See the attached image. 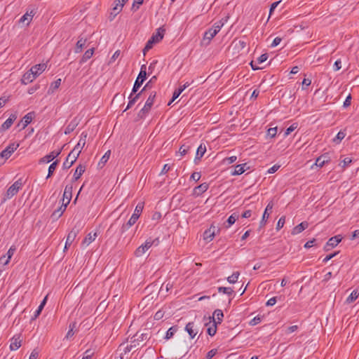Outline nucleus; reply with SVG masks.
Listing matches in <instances>:
<instances>
[{"label": "nucleus", "instance_id": "79ce46f5", "mask_svg": "<svg viewBox=\"0 0 359 359\" xmlns=\"http://www.w3.org/2000/svg\"><path fill=\"white\" fill-rule=\"evenodd\" d=\"M177 331V326H172L168 329V330L166 332L165 339H171L174 334Z\"/></svg>", "mask_w": 359, "mask_h": 359}, {"label": "nucleus", "instance_id": "5701e85b", "mask_svg": "<svg viewBox=\"0 0 359 359\" xmlns=\"http://www.w3.org/2000/svg\"><path fill=\"white\" fill-rule=\"evenodd\" d=\"M86 170V166L80 164L77 166L74 175H73V180L76 181L78 180L81 176L83 174V172Z\"/></svg>", "mask_w": 359, "mask_h": 359}, {"label": "nucleus", "instance_id": "1a4fd4ad", "mask_svg": "<svg viewBox=\"0 0 359 359\" xmlns=\"http://www.w3.org/2000/svg\"><path fill=\"white\" fill-rule=\"evenodd\" d=\"M219 231L220 228L215 226L213 224H212L210 228L204 231L203 239L210 242L213 239L217 233H219Z\"/></svg>", "mask_w": 359, "mask_h": 359}, {"label": "nucleus", "instance_id": "9d476101", "mask_svg": "<svg viewBox=\"0 0 359 359\" xmlns=\"http://www.w3.org/2000/svg\"><path fill=\"white\" fill-rule=\"evenodd\" d=\"M62 150V148L57 150V151H53L50 154L44 156L43 157L41 158L39 161V164L42 163H48L54 160L55 158H57L60 154Z\"/></svg>", "mask_w": 359, "mask_h": 359}, {"label": "nucleus", "instance_id": "dca6fc26", "mask_svg": "<svg viewBox=\"0 0 359 359\" xmlns=\"http://www.w3.org/2000/svg\"><path fill=\"white\" fill-rule=\"evenodd\" d=\"M16 118L17 115L15 114H11L9 118L1 125L0 128L1 131H5L9 129Z\"/></svg>", "mask_w": 359, "mask_h": 359}, {"label": "nucleus", "instance_id": "cd10ccee", "mask_svg": "<svg viewBox=\"0 0 359 359\" xmlns=\"http://www.w3.org/2000/svg\"><path fill=\"white\" fill-rule=\"evenodd\" d=\"M34 112L27 114L22 119V129L25 128L29 124L33 118Z\"/></svg>", "mask_w": 359, "mask_h": 359}, {"label": "nucleus", "instance_id": "a211bd4d", "mask_svg": "<svg viewBox=\"0 0 359 359\" xmlns=\"http://www.w3.org/2000/svg\"><path fill=\"white\" fill-rule=\"evenodd\" d=\"M46 67L47 65L46 63H41L34 65L31 67L30 70L34 74L35 76H38L45 71Z\"/></svg>", "mask_w": 359, "mask_h": 359}, {"label": "nucleus", "instance_id": "393cba45", "mask_svg": "<svg viewBox=\"0 0 359 359\" xmlns=\"http://www.w3.org/2000/svg\"><path fill=\"white\" fill-rule=\"evenodd\" d=\"M185 330L188 332L191 339H194L197 334V332H195V325L193 322H190L187 324Z\"/></svg>", "mask_w": 359, "mask_h": 359}, {"label": "nucleus", "instance_id": "49530a36", "mask_svg": "<svg viewBox=\"0 0 359 359\" xmlns=\"http://www.w3.org/2000/svg\"><path fill=\"white\" fill-rule=\"evenodd\" d=\"M238 217L239 215L236 213H233L231 215H230L227 219L228 226L226 227L228 228L232 224H233L238 219Z\"/></svg>", "mask_w": 359, "mask_h": 359}, {"label": "nucleus", "instance_id": "473e14b6", "mask_svg": "<svg viewBox=\"0 0 359 359\" xmlns=\"http://www.w3.org/2000/svg\"><path fill=\"white\" fill-rule=\"evenodd\" d=\"M93 53H94V48H93L87 50L84 53L82 58L81 59L80 63L86 62L88 60H89L93 56Z\"/></svg>", "mask_w": 359, "mask_h": 359}, {"label": "nucleus", "instance_id": "6e6d98bb", "mask_svg": "<svg viewBox=\"0 0 359 359\" xmlns=\"http://www.w3.org/2000/svg\"><path fill=\"white\" fill-rule=\"evenodd\" d=\"M277 133V127L270 128L267 130V135L270 137H274Z\"/></svg>", "mask_w": 359, "mask_h": 359}, {"label": "nucleus", "instance_id": "20e7f679", "mask_svg": "<svg viewBox=\"0 0 359 359\" xmlns=\"http://www.w3.org/2000/svg\"><path fill=\"white\" fill-rule=\"evenodd\" d=\"M159 244V238H156L152 239L151 238H148L144 243L138 247L135 251V255L136 257H141L144 254L152 245L157 246Z\"/></svg>", "mask_w": 359, "mask_h": 359}, {"label": "nucleus", "instance_id": "f03ea898", "mask_svg": "<svg viewBox=\"0 0 359 359\" xmlns=\"http://www.w3.org/2000/svg\"><path fill=\"white\" fill-rule=\"evenodd\" d=\"M144 208V204L142 203H139L135 209V211L127 223H125L122 225L120 232L121 234L124 233L127 230H128L133 224L136 223L138 218L140 217L142 210Z\"/></svg>", "mask_w": 359, "mask_h": 359}, {"label": "nucleus", "instance_id": "6ab92c4d", "mask_svg": "<svg viewBox=\"0 0 359 359\" xmlns=\"http://www.w3.org/2000/svg\"><path fill=\"white\" fill-rule=\"evenodd\" d=\"M78 124H79V121L76 118H74V119H72L69 123V124L67 126V127L65 128V135L70 134L72 132H73L76 129Z\"/></svg>", "mask_w": 359, "mask_h": 359}, {"label": "nucleus", "instance_id": "c9c22d12", "mask_svg": "<svg viewBox=\"0 0 359 359\" xmlns=\"http://www.w3.org/2000/svg\"><path fill=\"white\" fill-rule=\"evenodd\" d=\"M58 163H59V160H56V161L53 162L49 165L48 171V175L46 176V179H48L49 177H50L53 175V174L54 171L55 170Z\"/></svg>", "mask_w": 359, "mask_h": 359}, {"label": "nucleus", "instance_id": "4be33fe9", "mask_svg": "<svg viewBox=\"0 0 359 359\" xmlns=\"http://www.w3.org/2000/svg\"><path fill=\"white\" fill-rule=\"evenodd\" d=\"M127 1H125V0H116L114 1L115 6L113 7L112 10L114 12L115 15H117L122 11V8H123L124 4Z\"/></svg>", "mask_w": 359, "mask_h": 359}, {"label": "nucleus", "instance_id": "de8ad7c7", "mask_svg": "<svg viewBox=\"0 0 359 359\" xmlns=\"http://www.w3.org/2000/svg\"><path fill=\"white\" fill-rule=\"evenodd\" d=\"M135 339L133 342H135V341H143L149 339V334L148 333H142L140 336H138L137 334H136L135 336Z\"/></svg>", "mask_w": 359, "mask_h": 359}, {"label": "nucleus", "instance_id": "7c9ffc66", "mask_svg": "<svg viewBox=\"0 0 359 359\" xmlns=\"http://www.w3.org/2000/svg\"><path fill=\"white\" fill-rule=\"evenodd\" d=\"M212 317L216 320L217 324H220L222 322V319L224 318L223 311L220 309H216L213 312V315Z\"/></svg>", "mask_w": 359, "mask_h": 359}, {"label": "nucleus", "instance_id": "864d4df0", "mask_svg": "<svg viewBox=\"0 0 359 359\" xmlns=\"http://www.w3.org/2000/svg\"><path fill=\"white\" fill-rule=\"evenodd\" d=\"M298 126V124L297 123H294L292 124L290 127H288L285 132V136L289 135L292 132H293Z\"/></svg>", "mask_w": 359, "mask_h": 359}, {"label": "nucleus", "instance_id": "4d7b16f0", "mask_svg": "<svg viewBox=\"0 0 359 359\" xmlns=\"http://www.w3.org/2000/svg\"><path fill=\"white\" fill-rule=\"evenodd\" d=\"M285 222V217L284 216L281 217L277 223L276 229L280 230L281 228L283 227Z\"/></svg>", "mask_w": 359, "mask_h": 359}, {"label": "nucleus", "instance_id": "f3484780", "mask_svg": "<svg viewBox=\"0 0 359 359\" xmlns=\"http://www.w3.org/2000/svg\"><path fill=\"white\" fill-rule=\"evenodd\" d=\"M330 161V157L329 156V154L327 153H325L319 156L318 158H317L315 164L317 166L322 168L325 164L327 163Z\"/></svg>", "mask_w": 359, "mask_h": 359}, {"label": "nucleus", "instance_id": "a19ab883", "mask_svg": "<svg viewBox=\"0 0 359 359\" xmlns=\"http://www.w3.org/2000/svg\"><path fill=\"white\" fill-rule=\"evenodd\" d=\"M239 276L240 273L238 271H235L231 276L227 277L226 280L229 283L233 284L238 281Z\"/></svg>", "mask_w": 359, "mask_h": 359}, {"label": "nucleus", "instance_id": "e433bc0d", "mask_svg": "<svg viewBox=\"0 0 359 359\" xmlns=\"http://www.w3.org/2000/svg\"><path fill=\"white\" fill-rule=\"evenodd\" d=\"M245 166H246V163L237 165L235 167V170L232 172V175H239L243 174L245 171Z\"/></svg>", "mask_w": 359, "mask_h": 359}, {"label": "nucleus", "instance_id": "e2e57ef3", "mask_svg": "<svg viewBox=\"0 0 359 359\" xmlns=\"http://www.w3.org/2000/svg\"><path fill=\"white\" fill-rule=\"evenodd\" d=\"M217 349H212L209 351L206 355V359H212L217 353Z\"/></svg>", "mask_w": 359, "mask_h": 359}, {"label": "nucleus", "instance_id": "a18cd8bd", "mask_svg": "<svg viewBox=\"0 0 359 359\" xmlns=\"http://www.w3.org/2000/svg\"><path fill=\"white\" fill-rule=\"evenodd\" d=\"M218 292H222L224 294H226L229 296H231L233 294L234 291L231 287H218Z\"/></svg>", "mask_w": 359, "mask_h": 359}, {"label": "nucleus", "instance_id": "a878e982", "mask_svg": "<svg viewBox=\"0 0 359 359\" xmlns=\"http://www.w3.org/2000/svg\"><path fill=\"white\" fill-rule=\"evenodd\" d=\"M35 12L34 11H31L30 13L27 12L24 14L21 18L20 19V22L25 23L29 25L32 20L33 16L34 15Z\"/></svg>", "mask_w": 359, "mask_h": 359}, {"label": "nucleus", "instance_id": "bf43d9fd", "mask_svg": "<svg viewBox=\"0 0 359 359\" xmlns=\"http://www.w3.org/2000/svg\"><path fill=\"white\" fill-rule=\"evenodd\" d=\"M183 91L184 90L181 87L176 89L172 94V100H175Z\"/></svg>", "mask_w": 359, "mask_h": 359}, {"label": "nucleus", "instance_id": "0e129e2a", "mask_svg": "<svg viewBox=\"0 0 359 359\" xmlns=\"http://www.w3.org/2000/svg\"><path fill=\"white\" fill-rule=\"evenodd\" d=\"M201 177V172H194L191 175V179L194 180L195 182H198Z\"/></svg>", "mask_w": 359, "mask_h": 359}, {"label": "nucleus", "instance_id": "4468645a", "mask_svg": "<svg viewBox=\"0 0 359 359\" xmlns=\"http://www.w3.org/2000/svg\"><path fill=\"white\" fill-rule=\"evenodd\" d=\"M22 340L20 335H15L11 339L10 349L16 351L21 346Z\"/></svg>", "mask_w": 359, "mask_h": 359}, {"label": "nucleus", "instance_id": "412c9836", "mask_svg": "<svg viewBox=\"0 0 359 359\" xmlns=\"http://www.w3.org/2000/svg\"><path fill=\"white\" fill-rule=\"evenodd\" d=\"M72 195V186L67 185L65 188L63 194V201L66 200V203L68 205L71 201Z\"/></svg>", "mask_w": 359, "mask_h": 359}, {"label": "nucleus", "instance_id": "39448f33", "mask_svg": "<svg viewBox=\"0 0 359 359\" xmlns=\"http://www.w3.org/2000/svg\"><path fill=\"white\" fill-rule=\"evenodd\" d=\"M156 92L151 93L150 95L149 96V97L147 98V101L145 102L144 106L142 107V109L138 113V116L140 118H144V116L147 113H149V111H150L152 105L154 103V100L156 98Z\"/></svg>", "mask_w": 359, "mask_h": 359}, {"label": "nucleus", "instance_id": "5fc2aeb1", "mask_svg": "<svg viewBox=\"0 0 359 359\" xmlns=\"http://www.w3.org/2000/svg\"><path fill=\"white\" fill-rule=\"evenodd\" d=\"M135 93H133V92L131 93V94L129 96V102H128V104L127 105V107L126 108V109L124 110V111H126L127 109H130V107H132V106L137 102L133 97V95H134Z\"/></svg>", "mask_w": 359, "mask_h": 359}, {"label": "nucleus", "instance_id": "b1692460", "mask_svg": "<svg viewBox=\"0 0 359 359\" xmlns=\"http://www.w3.org/2000/svg\"><path fill=\"white\" fill-rule=\"evenodd\" d=\"M67 206V203L62 204L60 208H58L57 210H55L53 212L51 217L55 219H57L59 217H60L62 216V215L63 214V212L65 211Z\"/></svg>", "mask_w": 359, "mask_h": 359}, {"label": "nucleus", "instance_id": "58836bf2", "mask_svg": "<svg viewBox=\"0 0 359 359\" xmlns=\"http://www.w3.org/2000/svg\"><path fill=\"white\" fill-rule=\"evenodd\" d=\"M11 156L8 149H4L0 152V165L5 163V161Z\"/></svg>", "mask_w": 359, "mask_h": 359}, {"label": "nucleus", "instance_id": "f8f14e48", "mask_svg": "<svg viewBox=\"0 0 359 359\" xmlns=\"http://www.w3.org/2000/svg\"><path fill=\"white\" fill-rule=\"evenodd\" d=\"M342 238L340 235H337L330 238L324 247L325 251L330 250L331 248L336 247L341 241Z\"/></svg>", "mask_w": 359, "mask_h": 359}, {"label": "nucleus", "instance_id": "69168bd1", "mask_svg": "<svg viewBox=\"0 0 359 359\" xmlns=\"http://www.w3.org/2000/svg\"><path fill=\"white\" fill-rule=\"evenodd\" d=\"M351 99H352V97H351V94H349V95L346 97V98L345 101L344 102L343 107H345V108H346V107H349V106L351 105Z\"/></svg>", "mask_w": 359, "mask_h": 359}, {"label": "nucleus", "instance_id": "f257e3e1", "mask_svg": "<svg viewBox=\"0 0 359 359\" xmlns=\"http://www.w3.org/2000/svg\"><path fill=\"white\" fill-rule=\"evenodd\" d=\"M88 134L86 132H83L81 134L80 140L77 144L74 147V148L71 151V152L68 154L66 160L63 163L62 168L65 170L69 169L74 163L76 161L79 154L81 152L82 149L86 144V138Z\"/></svg>", "mask_w": 359, "mask_h": 359}, {"label": "nucleus", "instance_id": "052dcab7", "mask_svg": "<svg viewBox=\"0 0 359 359\" xmlns=\"http://www.w3.org/2000/svg\"><path fill=\"white\" fill-rule=\"evenodd\" d=\"M236 159L237 157L236 156H232L230 157L225 158L224 159V162L226 163V164H231L234 163L236 161Z\"/></svg>", "mask_w": 359, "mask_h": 359}, {"label": "nucleus", "instance_id": "72a5a7b5", "mask_svg": "<svg viewBox=\"0 0 359 359\" xmlns=\"http://www.w3.org/2000/svg\"><path fill=\"white\" fill-rule=\"evenodd\" d=\"M353 330L354 332H353V335L355 334V330H356V332L358 333L359 332V323L353 324V321H351L348 327L346 328L344 330V332H347L348 334H350L351 331Z\"/></svg>", "mask_w": 359, "mask_h": 359}, {"label": "nucleus", "instance_id": "13d9d810", "mask_svg": "<svg viewBox=\"0 0 359 359\" xmlns=\"http://www.w3.org/2000/svg\"><path fill=\"white\" fill-rule=\"evenodd\" d=\"M109 156H110V151H108L107 152H106L104 154V155L102 157L101 160H100V162L99 163V165H100L101 163L102 164H104L109 158Z\"/></svg>", "mask_w": 359, "mask_h": 359}, {"label": "nucleus", "instance_id": "c756f323", "mask_svg": "<svg viewBox=\"0 0 359 359\" xmlns=\"http://www.w3.org/2000/svg\"><path fill=\"white\" fill-rule=\"evenodd\" d=\"M212 321L213 324L207 330V332L210 336H214L217 332V323L214 317H210V322Z\"/></svg>", "mask_w": 359, "mask_h": 359}, {"label": "nucleus", "instance_id": "680f3d73", "mask_svg": "<svg viewBox=\"0 0 359 359\" xmlns=\"http://www.w3.org/2000/svg\"><path fill=\"white\" fill-rule=\"evenodd\" d=\"M268 54L264 53L257 58V63L261 64L264 62L268 59Z\"/></svg>", "mask_w": 359, "mask_h": 359}, {"label": "nucleus", "instance_id": "f704fd0d", "mask_svg": "<svg viewBox=\"0 0 359 359\" xmlns=\"http://www.w3.org/2000/svg\"><path fill=\"white\" fill-rule=\"evenodd\" d=\"M97 236V233H94L93 235L91 233H89L84 238L82 244L86 245V246L88 245L90 243L95 241Z\"/></svg>", "mask_w": 359, "mask_h": 359}, {"label": "nucleus", "instance_id": "338daca9", "mask_svg": "<svg viewBox=\"0 0 359 359\" xmlns=\"http://www.w3.org/2000/svg\"><path fill=\"white\" fill-rule=\"evenodd\" d=\"M260 322H261V318L259 316H257L255 317L254 318H252L250 321V325L254 326V325H257Z\"/></svg>", "mask_w": 359, "mask_h": 359}, {"label": "nucleus", "instance_id": "9b49d317", "mask_svg": "<svg viewBox=\"0 0 359 359\" xmlns=\"http://www.w3.org/2000/svg\"><path fill=\"white\" fill-rule=\"evenodd\" d=\"M273 203L272 201H270L266 207V209L263 213V215H262V220L260 221V224H259V227L262 228L263 226H265L266 222H267V219H269V215H270V212H271L272 209H273Z\"/></svg>", "mask_w": 359, "mask_h": 359}, {"label": "nucleus", "instance_id": "aec40b11", "mask_svg": "<svg viewBox=\"0 0 359 359\" xmlns=\"http://www.w3.org/2000/svg\"><path fill=\"white\" fill-rule=\"evenodd\" d=\"M309 226V223L307 222H302L299 224L294 226L292 230V235H297L300 233L304 230H305Z\"/></svg>", "mask_w": 359, "mask_h": 359}, {"label": "nucleus", "instance_id": "09e8293b", "mask_svg": "<svg viewBox=\"0 0 359 359\" xmlns=\"http://www.w3.org/2000/svg\"><path fill=\"white\" fill-rule=\"evenodd\" d=\"M190 145L187 144H183L180 147V149H179V152L180 153V154L182 156H184L187 152L190 149Z\"/></svg>", "mask_w": 359, "mask_h": 359}, {"label": "nucleus", "instance_id": "bb28decb", "mask_svg": "<svg viewBox=\"0 0 359 359\" xmlns=\"http://www.w3.org/2000/svg\"><path fill=\"white\" fill-rule=\"evenodd\" d=\"M205 151H206L205 145L203 144H200L196 151V157H195V160H194L195 163H197V161H199L203 157V156L204 155Z\"/></svg>", "mask_w": 359, "mask_h": 359}, {"label": "nucleus", "instance_id": "4c0bfd02", "mask_svg": "<svg viewBox=\"0 0 359 359\" xmlns=\"http://www.w3.org/2000/svg\"><path fill=\"white\" fill-rule=\"evenodd\" d=\"M359 296V291L358 290H354L350 295L347 297L346 302L348 304H351Z\"/></svg>", "mask_w": 359, "mask_h": 359}, {"label": "nucleus", "instance_id": "7ed1b4c3", "mask_svg": "<svg viewBox=\"0 0 359 359\" xmlns=\"http://www.w3.org/2000/svg\"><path fill=\"white\" fill-rule=\"evenodd\" d=\"M164 32H165V29H163L162 28H158L157 29L156 33L153 34L151 37L147 42L145 46L143 49L144 55L146 54V52L149 51L150 49L152 48L154 43L159 42L163 38Z\"/></svg>", "mask_w": 359, "mask_h": 359}, {"label": "nucleus", "instance_id": "603ef678", "mask_svg": "<svg viewBox=\"0 0 359 359\" xmlns=\"http://www.w3.org/2000/svg\"><path fill=\"white\" fill-rule=\"evenodd\" d=\"M19 144L11 143L6 147V149H8L11 156L12 154L18 148Z\"/></svg>", "mask_w": 359, "mask_h": 359}, {"label": "nucleus", "instance_id": "ddd939ff", "mask_svg": "<svg viewBox=\"0 0 359 359\" xmlns=\"http://www.w3.org/2000/svg\"><path fill=\"white\" fill-rule=\"evenodd\" d=\"M37 76L34 75V74L29 69L28 72H25L22 78L21 79L22 83L27 85L31 82H32Z\"/></svg>", "mask_w": 359, "mask_h": 359}, {"label": "nucleus", "instance_id": "0eeeda50", "mask_svg": "<svg viewBox=\"0 0 359 359\" xmlns=\"http://www.w3.org/2000/svg\"><path fill=\"white\" fill-rule=\"evenodd\" d=\"M81 226L80 224H76L72 229L69 232L67 240L65 245L64 250L68 249V248L72 244L74 241L75 240L76 237L77 236L78 233H79L81 230Z\"/></svg>", "mask_w": 359, "mask_h": 359}, {"label": "nucleus", "instance_id": "37998d69", "mask_svg": "<svg viewBox=\"0 0 359 359\" xmlns=\"http://www.w3.org/2000/svg\"><path fill=\"white\" fill-rule=\"evenodd\" d=\"M76 325V323L75 322L71 323L69 324V330L65 336L66 339H68L69 338H72L74 336V330L75 329Z\"/></svg>", "mask_w": 359, "mask_h": 359}, {"label": "nucleus", "instance_id": "774afa93", "mask_svg": "<svg viewBox=\"0 0 359 359\" xmlns=\"http://www.w3.org/2000/svg\"><path fill=\"white\" fill-rule=\"evenodd\" d=\"M93 351H92L90 349H88L84 353V356L82 359H90L93 355Z\"/></svg>", "mask_w": 359, "mask_h": 359}, {"label": "nucleus", "instance_id": "c85d7f7f", "mask_svg": "<svg viewBox=\"0 0 359 359\" xmlns=\"http://www.w3.org/2000/svg\"><path fill=\"white\" fill-rule=\"evenodd\" d=\"M124 346V344H121L119 346V351H123L121 353V359H123V355H126V353L130 352L132 351V349L136 346V344H134V345H126L125 346L123 349H122V347Z\"/></svg>", "mask_w": 359, "mask_h": 359}, {"label": "nucleus", "instance_id": "ea45409f", "mask_svg": "<svg viewBox=\"0 0 359 359\" xmlns=\"http://www.w3.org/2000/svg\"><path fill=\"white\" fill-rule=\"evenodd\" d=\"M215 31H216V29H212V27L207 30L204 34V40H208V41H210L217 34Z\"/></svg>", "mask_w": 359, "mask_h": 359}, {"label": "nucleus", "instance_id": "8fccbe9b", "mask_svg": "<svg viewBox=\"0 0 359 359\" xmlns=\"http://www.w3.org/2000/svg\"><path fill=\"white\" fill-rule=\"evenodd\" d=\"M345 136H346V133L344 131L340 130L337 133L335 138L334 139V142L338 144L345 137Z\"/></svg>", "mask_w": 359, "mask_h": 359}, {"label": "nucleus", "instance_id": "3c124183", "mask_svg": "<svg viewBox=\"0 0 359 359\" xmlns=\"http://www.w3.org/2000/svg\"><path fill=\"white\" fill-rule=\"evenodd\" d=\"M15 250V248H13V246L10 248V249L7 252V258L6 259V260L4 262V264H7L10 262V259L12 257V256L13 255Z\"/></svg>", "mask_w": 359, "mask_h": 359}, {"label": "nucleus", "instance_id": "6e6552de", "mask_svg": "<svg viewBox=\"0 0 359 359\" xmlns=\"http://www.w3.org/2000/svg\"><path fill=\"white\" fill-rule=\"evenodd\" d=\"M22 187V180L19 179L15 181L6 191L4 196V201L10 199L15 195H16L20 189Z\"/></svg>", "mask_w": 359, "mask_h": 359}, {"label": "nucleus", "instance_id": "2eb2a0df", "mask_svg": "<svg viewBox=\"0 0 359 359\" xmlns=\"http://www.w3.org/2000/svg\"><path fill=\"white\" fill-rule=\"evenodd\" d=\"M208 187L209 184L208 183H202L194 189L193 195L195 196H201L202 194H203L208 190Z\"/></svg>", "mask_w": 359, "mask_h": 359}, {"label": "nucleus", "instance_id": "2f4dec72", "mask_svg": "<svg viewBox=\"0 0 359 359\" xmlns=\"http://www.w3.org/2000/svg\"><path fill=\"white\" fill-rule=\"evenodd\" d=\"M86 39H83V38L81 37L78 40V41L76 44L75 53H78L81 52L82 49L83 48V47L86 45Z\"/></svg>", "mask_w": 359, "mask_h": 359}, {"label": "nucleus", "instance_id": "423d86ee", "mask_svg": "<svg viewBox=\"0 0 359 359\" xmlns=\"http://www.w3.org/2000/svg\"><path fill=\"white\" fill-rule=\"evenodd\" d=\"M146 65H142L140 68V72L137 78L136 79L133 88V93H136L140 86L142 85L143 82L147 79V72H146Z\"/></svg>", "mask_w": 359, "mask_h": 359}, {"label": "nucleus", "instance_id": "c03bdc74", "mask_svg": "<svg viewBox=\"0 0 359 359\" xmlns=\"http://www.w3.org/2000/svg\"><path fill=\"white\" fill-rule=\"evenodd\" d=\"M60 84H61L60 79H58L56 81H55L54 82H53L50 84V86L48 90V93H50V92L53 93L56 89H57L60 87Z\"/></svg>", "mask_w": 359, "mask_h": 359}]
</instances>
